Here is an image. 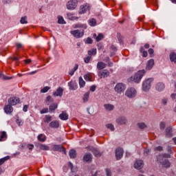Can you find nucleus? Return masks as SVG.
I'll use <instances>...</instances> for the list:
<instances>
[{
	"label": "nucleus",
	"instance_id": "obj_53",
	"mask_svg": "<svg viewBox=\"0 0 176 176\" xmlns=\"http://www.w3.org/2000/svg\"><path fill=\"white\" fill-rule=\"evenodd\" d=\"M2 78L4 79V80H9L10 79H13V77H9L8 76L3 75Z\"/></svg>",
	"mask_w": 176,
	"mask_h": 176
},
{
	"label": "nucleus",
	"instance_id": "obj_24",
	"mask_svg": "<svg viewBox=\"0 0 176 176\" xmlns=\"http://www.w3.org/2000/svg\"><path fill=\"white\" fill-rule=\"evenodd\" d=\"M171 157V155L168 153L163 154L162 155H159L157 159H159V160H164L166 159H170Z\"/></svg>",
	"mask_w": 176,
	"mask_h": 176
},
{
	"label": "nucleus",
	"instance_id": "obj_62",
	"mask_svg": "<svg viewBox=\"0 0 176 176\" xmlns=\"http://www.w3.org/2000/svg\"><path fill=\"white\" fill-rule=\"evenodd\" d=\"M90 91H96V85L91 86Z\"/></svg>",
	"mask_w": 176,
	"mask_h": 176
},
{
	"label": "nucleus",
	"instance_id": "obj_14",
	"mask_svg": "<svg viewBox=\"0 0 176 176\" xmlns=\"http://www.w3.org/2000/svg\"><path fill=\"white\" fill-rule=\"evenodd\" d=\"M98 75L99 78H108V76H109V71H108L107 69H104L102 72H99L98 73Z\"/></svg>",
	"mask_w": 176,
	"mask_h": 176
},
{
	"label": "nucleus",
	"instance_id": "obj_35",
	"mask_svg": "<svg viewBox=\"0 0 176 176\" xmlns=\"http://www.w3.org/2000/svg\"><path fill=\"white\" fill-rule=\"evenodd\" d=\"M92 152L96 157H100V156H101V153H100L97 148H93Z\"/></svg>",
	"mask_w": 176,
	"mask_h": 176
},
{
	"label": "nucleus",
	"instance_id": "obj_10",
	"mask_svg": "<svg viewBox=\"0 0 176 176\" xmlns=\"http://www.w3.org/2000/svg\"><path fill=\"white\" fill-rule=\"evenodd\" d=\"M166 89V85L162 82H157L155 85V90L157 91H163Z\"/></svg>",
	"mask_w": 176,
	"mask_h": 176
},
{
	"label": "nucleus",
	"instance_id": "obj_23",
	"mask_svg": "<svg viewBox=\"0 0 176 176\" xmlns=\"http://www.w3.org/2000/svg\"><path fill=\"white\" fill-rule=\"evenodd\" d=\"M93 159V155L90 153H87L83 157V161L84 162H91Z\"/></svg>",
	"mask_w": 176,
	"mask_h": 176
},
{
	"label": "nucleus",
	"instance_id": "obj_51",
	"mask_svg": "<svg viewBox=\"0 0 176 176\" xmlns=\"http://www.w3.org/2000/svg\"><path fill=\"white\" fill-rule=\"evenodd\" d=\"M16 49H23L24 46L23 45V44L20 43H16Z\"/></svg>",
	"mask_w": 176,
	"mask_h": 176
},
{
	"label": "nucleus",
	"instance_id": "obj_29",
	"mask_svg": "<svg viewBox=\"0 0 176 176\" xmlns=\"http://www.w3.org/2000/svg\"><path fill=\"white\" fill-rule=\"evenodd\" d=\"M126 122H127V120L124 117H121L116 120V122L118 123V124H125Z\"/></svg>",
	"mask_w": 176,
	"mask_h": 176
},
{
	"label": "nucleus",
	"instance_id": "obj_50",
	"mask_svg": "<svg viewBox=\"0 0 176 176\" xmlns=\"http://www.w3.org/2000/svg\"><path fill=\"white\" fill-rule=\"evenodd\" d=\"M160 130H163L164 129H165L166 128V122H160Z\"/></svg>",
	"mask_w": 176,
	"mask_h": 176
},
{
	"label": "nucleus",
	"instance_id": "obj_42",
	"mask_svg": "<svg viewBox=\"0 0 176 176\" xmlns=\"http://www.w3.org/2000/svg\"><path fill=\"white\" fill-rule=\"evenodd\" d=\"M58 23L59 24H65V21H64V18H63V16H58Z\"/></svg>",
	"mask_w": 176,
	"mask_h": 176
},
{
	"label": "nucleus",
	"instance_id": "obj_13",
	"mask_svg": "<svg viewBox=\"0 0 176 176\" xmlns=\"http://www.w3.org/2000/svg\"><path fill=\"white\" fill-rule=\"evenodd\" d=\"M20 102V98L16 97L10 98L8 99V104L10 105H17Z\"/></svg>",
	"mask_w": 176,
	"mask_h": 176
},
{
	"label": "nucleus",
	"instance_id": "obj_43",
	"mask_svg": "<svg viewBox=\"0 0 176 176\" xmlns=\"http://www.w3.org/2000/svg\"><path fill=\"white\" fill-rule=\"evenodd\" d=\"M45 122V123H49V122H52V116H50L49 115H46Z\"/></svg>",
	"mask_w": 176,
	"mask_h": 176
},
{
	"label": "nucleus",
	"instance_id": "obj_18",
	"mask_svg": "<svg viewBox=\"0 0 176 176\" xmlns=\"http://www.w3.org/2000/svg\"><path fill=\"white\" fill-rule=\"evenodd\" d=\"M49 126L52 127V129H58L60 127V122L57 120L52 121Z\"/></svg>",
	"mask_w": 176,
	"mask_h": 176
},
{
	"label": "nucleus",
	"instance_id": "obj_45",
	"mask_svg": "<svg viewBox=\"0 0 176 176\" xmlns=\"http://www.w3.org/2000/svg\"><path fill=\"white\" fill-rule=\"evenodd\" d=\"M140 52L142 53L143 57H147L148 52L146 51H144V47L140 48Z\"/></svg>",
	"mask_w": 176,
	"mask_h": 176
},
{
	"label": "nucleus",
	"instance_id": "obj_49",
	"mask_svg": "<svg viewBox=\"0 0 176 176\" xmlns=\"http://www.w3.org/2000/svg\"><path fill=\"white\" fill-rule=\"evenodd\" d=\"M27 16H23L21 19V24H27Z\"/></svg>",
	"mask_w": 176,
	"mask_h": 176
},
{
	"label": "nucleus",
	"instance_id": "obj_17",
	"mask_svg": "<svg viewBox=\"0 0 176 176\" xmlns=\"http://www.w3.org/2000/svg\"><path fill=\"white\" fill-rule=\"evenodd\" d=\"M37 148H39L41 151H50V147L46 144H42L38 143L36 144Z\"/></svg>",
	"mask_w": 176,
	"mask_h": 176
},
{
	"label": "nucleus",
	"instance_id": "obj_54",
	"mask_svg": "<svg viewBox=\"0 0 176 176\" xmlns=\"http://www.w3.org/2000/svg\"><path fill=\"white\" fill-rule=\"evenodd\" d=\"M85 43H88L89 45L93 43V40L91 39V38H87Z\"/></svg>",
	"mask_w": 176,
	"mask_h": 176
},
{
	"label": "nucleus",
	"instance_id": "obj_40",
	"mask_svg": "<svg viewBox=\"0 0 176 176\" xmlns=\"http://www.w3.org/2000/svg\"><path fill=\"white\" fill-rule=\"evenodd\" d=\"M78 67L79 66L76 64V65H75L74 67L72 70H70L69 74L71 75V76H72V75H74V74H75V72L78 70Z\"/></svg>",
	"mask_w": 176,
	"mask_h": 176
},
{
	"label": "nucleus",
	"instance_id": "obj_32",
	"mask_svg": "<svg viewBox=\"0 0 176 176\" xmlns=\"http://www.w3.org/2000/svg\"><path fill=\"white\" fill-rule=\"evenodd\" d=\"M37 140H38L41 142H45L46 141V135L43 133H41L37 136Z\"/></svg>",
	"mask_w": 176,
	"mask_h": 176
},
{
	"label": "nucleus",
	"instance_id": "obj_59",
	"mask_svg": "<svg viewBox=\"0 0 176 176\" xmlns=\"http://www.w3.org/2000/svg\"><path fill=\"white\" fill-rule=\"evenodd\" d=\"M144 153L145 156H148V155L149 154V149L145 148Z\"/></svg>",
	"mask_w": 176,
	"mask_h": 176
},
{
	"label": "nucleus",
	"instance_id": "obj_16",
	"mask_svg": "<svg viewBox=\"0 0 176 176\" xmlns=\"http://www.w3.org/2000/svg\"><path fill=\"white\" fill-rule=\"evenodd\" d=\"M166 137L167 138L173 137V126H170L166 129Z\"/></svg>",
	"mask_w": 176,
	"mask_h": 176
},
{
	"label": "nucleus",
	"instance_id": "obj_48",
	"mask_svg": "<svg viewBox=\"0 0 176 176\" xmlns=\"http://www.w3.org/2000/svg\"><path fill=\"white\" fill-rule=\"evenodd\" d=\"M106 126L111 131H114L115 127L112 125V124H107Z\"/></svg>",
	"mask_w": 176,
	"mask_h": 176
},
{
	"label": "nucleus",
	"instance_id": "obj_6",
	"mask_svg": "<svg viewBox=\"0 0 176 176\" xmlns=\"http://www.w3.org/2000/svg\"><path fill=\"white\" fill-rule=\"evenodd\" d=\"M78 6V0H70L67 3V9L74 10Z\"/></svg>",
	"mask_w": 176,
	"mask_h": 176
},
{
	"label": "nucleus",
	"instance_id": "obj_4",
	"mask_svg": "<svg viewBox=\"0 0 176 176\" xmlns=\"http://www.w3.org/2000/svg\"><path fill=\"white\" fill-rule=\"evenodd\" d=\"M125 96L129 98H134L137 96V90L133 87L129 88L126 91Z\"/></svg>",
	"mask_w": 176,
	"mask_h": 176
},
{
	"label": "nucleus",
	"instance_id": "obj_19",
	"mask_svg": "<svg viewBox=\"0 0 176 176\" xmlns=\"http://www.w3.org/2000/svg\"><path fill=\"white\" fill-rule=\"evenodd\" d=\"M104 108L107 112H111V111H113L115 109V106L111 104H104Z\"/></svg>",
	"mask_w": 176,
	"mask_h": 176
},
{
	"label": "nucleus",
	"instance_id": "obj_21",
	"mask_svg": "<svg viewBox=\"0 0 176 176\" xmlns=\"http://www.w3.org/2000/svg\"><path fill=\"white\" fill-rule=\"evenodd\" d=\"M6 113H12L13 112V107L12 104H7L4 107Z\"/></svg>",
	"mask_w": 176,
	"mask_h": 176
},
{
	"label": "nucleus",
	"instance_id": "obj_30",
	"mask_svg": "<svg viewBox=\"0 0 176 176\" xmlns=\"http://www.w3.org/2000/svg\"><path fill=\"white\" fill-rule=\"evenodd\" d=\"M88 23L91 27H96V25H97V20H96V19L91 18L88 21Z\"/></svg>",
	"mask_w": 176,
	"mask_h": 176
},
{
	"label": "nucleus",
	"instance_id": "obj_5",
	"mask_svg": "<svg viewBox=\"0 0 176 176\" xmlns=\"http://www.w3.org/2000/svg\"><path fill=\"white\" fill-rule=\"evenodd\" d=\"M52 150L57 152H63L65 155H67L65 151V148L60 144H53L52 145Z\"/></svg>",
	"mask_w": 176,
	"mask_h": 176
},
{
	"label": "nucleus",
	"instance_id": "obj_3",
	"mask_svg": "<svg viewBox=\"0 0 176 176\" xmlns=\"http://www.w3.org/2000/svg\"><path fill=\"white\" fill-rule=\"evenodd\" d=\"M153 82V78H148L143 81L142 89L144 91H148L151 89V84Z\"/></svg>",
	"mask_w": 176,
	"mask_h": 176
},
{
	"label": "nucleus",
	"instance_id": "obj_47",
	"mask_svg": "<svg viewBox=\"0 0 176 176\" xmlns=\"http://www.w3.org/2000/svg\"><path fill=\"white\" fill-rule=\"evenodd\" d=\"M50 89V87H45L41 90V93H47L49 91V89Z\"/></svg>",
	"mask_w": 176,
	"mask_h": 176
},
{
	"label": "nucleus",
	"instance_id": "obj_52",
	"mask_svg": "<svg viewBox=\"0 0 176 176\" xmlns=\"http://www.w3.org/2000/svg\"><path fill=\"white\" fill-rule=\"evenodd\" d=\"M47 112H49V109H47V108H44L42 110H41V111H40V113L41 114L47 113Z\"/></svg>",
	"mask_w": 176,
	"mask_h": 176
},
{
	"label": "nucleus",
	"instance_id": "obj_55",
	"mask_svg": "<svg viewBox=\"0 0 176 176\" xmlns=\"http://www.w3.org/2000/svg\"><path fill=\"white\" fill-rule=\"evenodd\" d=\"M154 151H159L160 152L161 151H163V147L162 146H158L155 148Z\"/></svg>",
	"mask_w": 176,
	"mask_h": 176
},
{
	"label": "nucleus",
	"instance_id": "obj_31",
	"mask_svg": "<svg viewBox=\"0 0 176 176\" xmlns=\"http://www.w3.org/2000/svg\"><path fill=\"white\" fill-rule=\"evenodd\" d=\"M171 63L176 64V54L175 52H171L169 55Z\"/></svg>",
	"mask_w": 176,
	"mask_h": 176
},
{
	"label": "nucleus",
	"instance_id": "obj_20",
	"mask_svg": "<svg viewBox=\"0 0 176 176\" xmlns=\"http://www.w3.org/2000/svg\"><path fill=\"white\" fill-rule=\"evenodd\" d=\"M153 65H155V60L153 59H151L147 62L146 69L151 70V68H153Z\"/></svg>",
	"mask_w": 176,
	"mask_h": 176
},
{
	"label": "nucleus",
	"instance_id": "obj_39",
	"mask_svg": "<svg viewBox=\"0 0 176 176\" xmlns=\"http://www.w3.org/2000/svg\"><path fill=\"white\" fill-rule=\"evenodd\" d=\"M86 85V82H85V80H83V78L82 77L79 78V85L80 87H85Z\"/></svg>",
	"mask_w": 176,
	"mask_h": 176
},
{
	"label": "nucleus",
	"instance_id": "obj_64",
	"mask_svg": "<svg viewBox=\"0 0 176 176\" xmlns=\"http://www.w3.org/2000/svg\"><path fill=\"white\" fill-rule=\"evenodd\" d=\"M170 97H171V98L173 100H175V98H176V94H172Z\"/></svg>",
	"mask_w": 176,
	"mask_h": 176
},
{
	"label": "nucleus",
	"instance_id": "obj_22",
	"mask_svg": "<svg viewBox=\"0 0 176 176\" xmlns=\"http://www.w3.org/2000/svg\"><path fill=\"white\" fill-rule=\"evenodd\" d=\"M107 67V64L104 62H98L97 64V69L98 71H101V69H104Z\"/></svg>",
	"mask_w": 176,
	"mask_h": 176
},
{
	"label": "nucleus",
	"instance_id": "obj_37",
	"mask_svg": "<svg viewBox=\"0 0 176 176\" xmlns=\"http://www.w3.org/2000/svg\"><path fill=\"white\" fill-rule=\"evenodd\" d=\"M88 54L89 56H96V54H97V50L96 49H92L89 51H88Z\"/></svg>",
	"mask_w": 176,
	"mask_h": 176
},
{
	"label": "nucleus",
	"instance_id": "obj_46",
	"mask_svg": "<svg viewBox=\"0 0 176 176\" xmlns=\"http://www.w3.org/2000/svg\"><path fill=\"white\" fill-rule=\"evenodd\" d=\"M90 60H91V56H87L84 58V61H85V64H89V63H90Z\"/></svg>",
	"mask_w": 176,
	"mask_h": 176
},
{
	"label": "nucleus",
	"instance_id": "obj_44",
	"mask_svg": "<svg viewBox=\"0 0 176 176\" xmlns=\"http://www.w3.org/2000/svg\"><path fill=\"white\" fill-rule=\"evenodd\" d=\"M138 126L139 127V129H145V127H146V124H145V123L144 122H140L138 124Z\"/></svg>",
	"mask_w": 176,
	"mask_h": 176
},
{
	"label": "nucleus",
	"instance_id": "obj_9",
	"mask_svg": "<svg viewBox=\"0 0 176 176\" xmlns=\"http://www.w3.org/2000/svg\"><path fill=\"white\" fill-rule=\"evenodd\" d=\"M87 10H90V6L89 4H84L80 6L79 14H85Z\"/></svg>",
	"mask_w": 176,
	"mask_h": 176
},
{
	"label": "nucleus",
	"instance_id": "obj_58",
	"mask_svg": "<svg viewBox=\"0 0 176 176\" xmlns=\"http://www.w3.org/2000/svg\"><path fill=\"white\" fill-rule=\"evenodd\" d=\"M28 148L30 151H32L34 149V144H28Z\"/></svg>",
	"mask_w": 176,
	"mask_h": 176
},
{
	"label": "nucleus",
	"instance_id": "obj_1",
	"mask_svg": "<svg viewBox=\"0 0 176 176\" xmlns=\"http://www.w3.org/2000/svg\"><path fill=\"white\" fill-rule=\"evenodd\" d=\"M146 72L144 69L139 70L138 72L135 73V75L131 76L128 79V82H134V83H140L142 77L145 75Z\"/></svg>",
	"mask_w": 176,
	"mask_h": 176
},
{
	"label": "nucleus",
	"instance_id": "obj_60",
	"mask_svg": "<svg viewBox=\"0 0 176 176\" xmlns=\"http://www.w3.org/2000/svg\"><path fill=\"white\" fill-rule=\"evenodd\" d=\"M47 101H48L49 102L53 101V99L52 98V96H48L46 98Z\"/></svg>",
	"mask_w": 176,
	"mask_h": 176
},
{
	"label": "nucleus",
	"instance_id": "obj_57",
	"mask_svg": "<svg viewBox=\"0 0 176 176\" xmlns=\"http://www.w3.org/2000/svg\"><path fill=\"white\" fill-rule=\"evenodd\" d=\"M23 111L24 112H27L28 111V105L25 104L23 106Z\"/></svg>",
	"mask_w": 176,
	"mask_h": 176
},
{
	"label": "nucleus",
	"instance_id": "obj_63",
	"mask_svg": "<svg viewBox=\"0 0 176 176\" xmlns=\"http://www.w3.org/2000/svg\"><path fill=\"white\" fill-rule=\"evenodd\" d=\"M153 53H154L153 49H152V48L148 49L149 54H153Z\"/></svg>",
	"mask_w": 176,
	"mask_h": 176
},
{
	"label": "nucleus",
	"instance_id": "obj_2",
	"mask_svg": "<svg viewBox=\"0 0 176 176\" xmlns=\"http://www.w3.org/2000/svg\"><path fill=\"white\" fill-rule=\"evenodd\" d=\"M114 90L116 93H118V94H122V93L126 90V85L122 82H118L115 86Z\"/></svg>",
	"mask_w": 176,
	"mask_h": 176
},
{
	"label": "nucleus",
	"instance_id": "obj_34",
	"mask_svg": "<svg viewBox=\"0 0 176 176\" xmlns=\"http://www.w3.org/2000/svg\"><path fill=\"white\" fill-rule=\"evenodd\" d=\"M89 96H90V92L89 91H88V92H87L84 94V96H83V98H82L84 102H87V101H89Z\"/></svg>",
	"mask_w": 176,
	"mask_h": 176
},
{
	"label": "nucleus",
	"instance_id": "obj_28",
	"mask_svg": "<svg viewBox=\"0 0 176 176\" xmlns=\"http://www.w3.org/2000/svg\"><path fill=\"white\" fill-rule=\"evenodd\" d=\"M6 138H8V135L6 134V132H0V142L6 141Z\"/></svg>",
	"mask_w": 176,
	"mask_h": 176
},
{
	"label": "nucleus",
	"instance_id": "obj_41",
	"mask_svg": "<svg viewBox=\"0 0 176 176\" xmlns=\"http://www.w3.org/2000/svg\"><path fill=\"white\" fill-rule=\"evenodd\" d=\"M57 104L54 103L50 106L49 109L50 111H56V109H57Z\"/></svg>",
	"mask_w": 176,
	"mask_h": 176
},
{
	"label": "nucleus",
	"instance_id": "obj_7",
	"mask_svg": "<svg viewBox=\"0 0 176 176\" xmlns=\"http://www.w3.org/2000/svg\"><path fill=\"white\" fill-rule=\"evenodd\" d=\"M70 34L73 35L75 38H82L85 35V32H80L79 30H72Z\"/></svg>",
	"mask_w": 176,
	"mask_h": 176
},
{
	"label": "nucleus",
	"instance_id": "obj_11",
	"mask_svg": "<svg viewBox=\"0 0 176 176\" xmlns=\"http://www.w3.org/2000/svg\"><path fill=\"white\" fill-rule=\"evenodd\" d=\"M133 166L135 167V168H136L137 170H141V168H142V167H144V161L139 160H137L134 164Z\"/></svg>",
	"mask_w": 176,
	"mask_h": 176
},
{
	"label": "nucleus",
	"instance_id": "obj_36",
	"mask_svg": "<svg viewBox=\"0 0 176 176\" xmlns=\"http://www.w3.org/2000/svg\"><path fill=\"white\" fill-rule=\"evenodd\" d=\"M9 159H10V156H6V157H4L0 159V166H2V164H3V163H5V162H7V160H9Z\"/></svg>",
	"mask_w": 176,
	"mask_h": 176
},
{
	"label": "nucleus",
	"instance_id": "obj_25",
	"mask_svg": "<svg viewBox=\"0 0 176 176\" xmlns=\"http://www.w3.org/2000/svg\"><path fill=\"white\" fill-rule=\"evenodd\" d=\"M73 28H82V30H86V28H87V25L82 24V23H76V24L73 25Z\"/></svg>",
	"mask_w": 176,
	"mask_h": 176
},
{
	"label": "nucleus",
	"instance_id": "obj_12",
	"mask_svg": "<svg viewBox=\"0 0 176 176\" xmlns=\"http://www.w3.org/2000/svg\"><path fill=\"white\" fill-rule=\"evenodd\" d=\"M123 156V148H118L116 150V157L117 160H120Z\"/></svg>",
	"mask_w": 176,
	"mask_h": 176
},
{
	"label": "nucleus",
	"instance_id": "obj_26",
	"mask_svg": "<svg viewBox=\"0 0 176 176\" xmlns=\"http://www.w3.org/2000/svg\"><path fill=\"white\" fill-rule=\"evenodd\" d=\"M94 39H96V41L97 42H100V41H102V39H104V34H99L98 36L96 34H94Z\"/></svg>",
	"mask_w": 176,
	"mask_h": 176
},
{
	"label": "nucleus",
	"instance_id": "obj_61",
	"mask_svg": "<svg viewBox=\"0 0 176 176\" xmlns=\"http://www.w3.org/2000/svg\"><path fill=\"white\" fill-rule=\"evenodd\" d=\"M106 174H107V176H111V170L109 169H106Z\"/></svg>",
	"mask_w": 176,
	"mask_h": 176
},
{
	"label": "nucleus",
	"instance_id": "obj_27",
	"mask_svg": "<svg viewBox=\"0 0 176 176\" xmlns=\"http://www.w3.org/2000/svg\"><path fill=\"white\" fill-rule=\"evenodd\" d=\"M59 118L61 120H68V114L65 111H63L59 115Z\"/></svg>",
	"mask_w": 176,
	"mask_h": 176
},
{
	"label": "nucleus",
	"instance_id": "obj_38",
	"mask_svg": "<svg viewBox=\"0 0 176 176\" xmlns=\"http://www.w3.org/2000/svg\"><path fill=\"white\" fill-rule=\"evenodd\" d=\"M84 78L85 79V80H87V82H91V80L93 79V77L91 76V74H85L84 76Z\"/></svg>",
	"mask_w": 176,
	"mask_h": 176
},
{
	"label": "nucleus",
	"instance_id": "obj_33",
	"mask_svg": "<svg viewBox=\"0 0 176 176\" xmlns=\"http://www.w3.org/2000/svg\"><path fill=\"white\" fill-rule=\"evenodd\" d=\"M69 156L71 159H75L76 157V151L75 149H72L69 152Z\"/></svg>",
	"mask_w": 176,
	"mask_h": 176
},
{
	"label": "nucleus",
	"instance_id": "obj_15",
	"mask_svg": "<svg viewBox=\"0 0 176 176\" xmlns=\"http://www.w3.org/2000/svg\"><path fill=\"white\" fill-rule=\"evenodd\" d=\"M63 93H64V89L62 87H58L55 92H54L53 96L56 97H63Z\"/></svg>",
	"mask_w": 176,
	"mask_h": 176
},
{
	"label": "nucleus",
	"instance_id": "obj_8",
	"mask_svg": "<svg viewBox=\"0 0 176 176\" xmlns=\"http://www.w3.org/2000/svg\"><path fill=\"white\" fill-rule=\"evenodd\" d=\"M157 162L158 163H160V164H162V166L165 168H168V167L171 166V163H170L168 160H159V158H157Z\"/></svg>",
	"mask_w": 176,
	"mask_h": 176
},
{
	"label": "nucleus",
	"instance_id": "obj_56",
	"mask_svg": "<svg viewBox=\"0 0 176 176\" xmlns=\"http://www.w3.org/2000/svg\"><path fill=\"white\" fill-rule=\"evenodd\" d=\"M167 101H168V100L164 98L162 100V104H163V105H166L167 104Z\"/></svg>",
	"mask_w": 176,
	"mask_h": 176
}]
</instances>
